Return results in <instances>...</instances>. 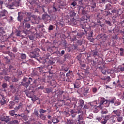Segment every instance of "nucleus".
I'll return each mask as SVG.
<instances>
[{
  "instance_id": "nucleus-15",
  "label": "nucleus",
  "mask_w": 124,
  "mask_h": 124,
  "mask_svg": "<svg viewBox=\"0 0 124 124\" xmlns=\"http://www.w3.org/2000/svg\"><path fill=\"white\" fill-rule=\"evenodd\" d=\"M13 98L14 102H15L16 103H18L19 98H20V95H18V93H16L15 94V96Z\"/></svg>"
},
{
  "instance_id": "nucleus-1",
  "label": "nucleus",
  "mask_w": 124,
  "mask_h": 124,
  "mask_svg": "<svg viewBox=\"0 0 124 124\" xmlns=\"http://www.w3.org/2000/svg\"><path fill=\"white\" fill-rule=\"evenodd\" d=\"M99 100H100V103L98 105H95L97 104V102L96 101H93L90 103V105L93 107H96V109H97V111H99V110H102L103 109V107H102V105H104L105 106L107 103H108L109 100L105 99V98L103 97H100L99 98Z\"/></svg>"
},
{
  "instance_id": "nucleus-63",
  "label": "nucleus",
  "mask_w": 124,
  "mask_h": 124,
  "mask_svg": "<svg viewBox=\"0 0 124 124\" xmlns=\"http://www.w3.org/2000/svg\"><path fill=\"white\" fill-rule=\"evenodd\" d=\"M73 123H74V121H73L72 120L67 121L68 124H73Z\"/></svg>"
},
{
  "instance_id": "nucleus-28",
  "label": "nucleus",
  "mask_w": 124,
  "mask_h": 124,
  "mask_svg": "<svg viewBox=\"0 0 124 124\" xmlns=\"http://www.w3.org/2000/svg\"><path fill=\"white\" fill-rule=\"evenodd\" d=\"M20 58L21 60H26L27 58V55L25 53H21Z\"/></svg>"
},
{
  "instance_id": "nucleus-7",
  "label": "nucleus",
  "mask_w": 124,
  "mask_h": 124,
  "mask_svg": "<svg viewBox=\"0 0 124 124\" xmlns=\"http://www.w3.org/2000/svg\"><path fill=\"white\" fill-rule=\"evenodd\" d=\"M15 113L16 112H15V110H12L9 111V114L11 116H14V115H15V118L16 119V120H20V119L24 116L23 114H16Z\"/></svg>"
},
{
  "instance_id": "nucleus-38",
  "label": "nucleus",
  "mask_w": 124,
  "mask_h": 124,
  "mask_svg": "<svg viewBox=\"0 0 124 124\" xmlns=\"http://www.w3.org/2000/svg\"><path fill=\"white\" fill-rule=\"evenodd\" d=\"M33 114L37 117V118H39V113H38V111H37L36 109L34 110Z\"/></svg>"
},
{
  "instance_id": "nucleus-11",
  "label": "nucleus",
  "mask_w": 124,
  "mask_h": 124,
  "mask_svg": "<svg viewBox=\"0 0 124 124\" xmlns=\"http://www.w3.org/2000/svg\"><path fill=\"white\" fill-rule=\"evenodd\" d=\"M42 19L44 21L46 22H48L49 20H51V17H50V16H49L47 14H43L42 16Z\"/></svg>"
},
{
  "instance_id": "nucleus-59",
  "label": "nucleus",
  "mask_w": 124,
  "mask_h": 124,
  "mask_svg": "<svg viewBox=\"0 0 124 124\" xmlns=\"http://www.w3.org/2000/svg\"><path fill=\"white\" fill-rule=\"evenodd\" d=\"M25 27V28H27V29H30V28H31V24L26 23Z\"/></svg>"
},
{
  "instance_id": "nucleus-44",
  "label": "nucleus",
  "mask_w": 124,
  "mask_h": 124,
  "mask_svg": "<svg viewBox=\"0 0 124 124\" xmlns=\"http://www.w3.org/2000/svg\"><path fill=\"white\" fill-rule=\"evenodd\" d=\"M120 56H124V49L123 48H121L120 49Z\"/></svg>"
},
{
  "instance_id": "nucleus-46",
  "label": "nucleus",
  "mask_w": 124,
  "mask_h": 124,
  "mask_svg": "<svg viewBox=\"0 0 124 124\" xmlns=\"http://www.w3.org/2000/svg\"><path fill=\"white\" fill-rule=\"evenodd\" d=\"M12 82H18V81H19V78H16L15 77H13L12 78Z\"/></svg>"
},
{
  "instance_id": "nucleus-43",
  "label": "nucleus",
  "mask_w": 124,
  "mask_h": 124,
  "mask_svg": "<svg viewBox=\"0 0 124 124\" xmlns=\"http://www.w3.org/2000/svg\"><path fill=\"white\" fill-rule=\"evenodd\" d=\"M59 122H60V121L58 118H54L52 120V123H53L54 124H58Z\"/></svg>"
},
{
  "instance_id": "nucleus-49",
  "label": "nucleus",
  "mask_w": 124,
  "mask_h": 124,
  "mask_svg": "<svg viewBox=\"0 0 124 124\" xmlns=\"http://www.w3.org/2000/svg\"><path fill=\"white\" fill-rule=\"evenodd\" d=\"M78 93H79V94H81L82 93V92H83V88H79L77 90Z\"/></svg>"
},
{
  "instance_id": "nucleus-5",
  "label": "nucleus",
  "mask_w": 124,
  "mask_h": 124,
  "mask_svg": "<svg viewBox=\"0 0 124 124\" xmlns=\"http://www.w3.org/2000/svg\"><path fill=\"white\" fill-rule=\"evenodd\" d=\"M30 58H34L37 60L39 58V48H35L34 50L30 53Z\"/></svg>"
},
{
  "instance_id": "nucleus-3",
  "label": "nucleus",
  "mask_w": 124,
  "mask_h": 124,
  "mask_svg": "<svg viewBox=\"0 0 124 124\" xmlns=\"http://www.w3.org/2000/svg\"><path fill=\"white\" fill-rule=\"evenodd\" d=\"M71 113V116L73 118H75L76 117L77 114H80L78 115V118L79 120H82V114H83V112L82 111V109H79L77 110L75 109H72L70 111Z\"/></svg>"
},
{
  "instance_id": "nucleus-6",
  "label": "nucleus",
  "mask_w": 124,
  "mask_h": 124,
  "mask_svg": "<svg viewBox=\"0 0 124 124\" xmlns=\"http://www.w3.org/2000/svg\"><path fill=\"white\" fill-rule=\"evenodd\" d=\"M66 76L67 77L66 79V82H72L73 81L74 75H73V72H72V71H69V72L66 73Z\"/></svg>"
},
{
  "instance_id": "nucleus-39",
  "label": "nucleus",
  "mask_w": 124,
  "mask_h": 124,
  "mask_svg": "<svg viewBox=\"0 0 124 124\" xmlns=\"http://www.w3.org/2000/svg\"><path fill=\"white\" fill-rule=\"evenodd\" d=\"M70 5L72 6V7H75V6L77 5V2H76V1H73L71 2Z\"/></svg>"
},
{
  "instance_id": "nucleus-34",
  "label": "nucleus",
  "mask_w": 124,
  "mask_h": 124,
  "mask_svg": "<svg viewBox=\"0 0 124 124\" xmlns=\"http://www.w3.org/2000/svg\"><path fill=\"white\" fill-rule=\"evenodd\" d=\"M9 71H11V72H12V71L16 70V69L12 65L9 66Z\"/></svg>"
},
{
  "instance_id": "nucleus-60",
  "label": "nucleus",
  "mask_w": 124,
  "mask_h": 124,
  "mask_svg": "<svg viewBox=\"0 0 124 124\" xmlns=\"http://www.w3.org/2000/svg\"><path fill=\"white\" fill-rule=\"evenodd\" d=\"M36 70L40 72V73H41L42 72V67H39L38 68H37Z\"/></svg>"
},
{
  "instance_id": "nucleus-58",
  "label": "nucleus",
  "mask_w": 124,
  "mask_h": 124,
  "mask_svg": "<svg viewBox=\"0 0 124 124\" xmlns=\"http://www.w3.org/2000/svg\"><path fill=\"white\" fill-rule=\"evenodd\" d=\"M2 88H3V89H5V88H7V84L6 83H3L2 84Z\"/></svg>"
},
{
  "instance_id": "nucleus-16",
  "label": "nucleus",
  "mask_w": 124,
  "mask_h": 124,
  "mask_svg": "<svg viewBox=\"0 0 124 124\" xmlns=\"http://www.w3.org/2000/svg\"><path fill=\"white\" fill-rule=\"evenodd\" d=\"M23 15H22V13L21 12L18 13V17H17V21L20 22H22V20H23Z\"/></svg>"
},
{
  "instance_id": "nucleus-52",
  "label": "nucleus",
  "mask_w": 124,
  "mask_h": 124,
  "mask_svg": "<svg viewBox=\"0 0 124 124\" xmlns=\"http://www.w3.org/2000/svg\"><path fill=\"white\" fill-rule=\"evenodd\" d=\"M104 118L107 121H108V120H109V119H110L111 118V116H110V115H106L105 117H104Z\"/></svg>"
},
{
  "instance_id": "nucleus-10",
  "label": "nucleus",
  "mask_w": 124,
  "mask_h": 124,
  "mask_svg": "<svg viewBox=\"0 0 124 124\" xmlns=\"http://www.w3.org/2000/svg\"><path fill=\"white\" fill-rule=\"evenodd\" d=\"M74 87L75 89H78L81 87V82L78 81H76L75 83H71L69 85V87Z\"/></svg>"
},
{
  "instance_id": "nucleus-30",
  "label": "nucleus",
  "mask_w": 124,
  "mask_h": 124,
  "mask_svg": "<svg viewBox=\"0 0 124 124\" xmlns=\"http://www.w3.org/2000/svg\"><path fill=\"white\" fill-rule=\"evenodd\" d=\"M117 121L118 123H121L123 121V117L121 115L116 117Z\"/></svg>"
},
{
  "instance_id": "nucleus-57",
  "label": "nucleus",
  "mask_w": 124,
  "mask_h": 124,
  "mask_svg": "<svg viewBox=\"0 0 124 124\" xmlns=\"http://www.w3.org/2000/svg\"><path fill=\"white\" fill-rule=\"evenodd\" d=\"M53 10L54 12H57L58 11V8L55 6V5L53 6Z\"/></svg>"
},
{
  "instance_id": "nucleus-20",
  "label": "nucleus",
  "mask_w": 124,
  "mask_h": 124,
  "mask_svg": "<svg viewBox=\"0 0 124 124\" xmlns=\"http://www.w3.org/2000/svg\"><path fill=\"white\" fill-rule=\"evenodd\" d=\"M83 0V1H84V2H87V3H88L89 2V1H90V2H92L93 6H92L91 7L93 9V8H94L96 4H95V3L93 2V0Z\"/></svg>"
},
{
  "instance_id": "nucleus-27",
  "label": "nucleus",
  "mask_w": 124,
  "mask_h": 124,
  "mask_svg": "<svg viewBox=\"0 0 124 124\" xmlns=\"http://www.w3.org/2000/svg\"><path fill=\"white\" fill-rule=\"evenodd\" d=\"M39 113L40 114H44L45 113H47V110H44L43 108H40L39 109Z\"/></svg>"
},
{
  "instance_id": "nucleus-45",
  "label": "nucleus",
  "mask_w": 124,
  "mask_h": 124,
  "mask_svg": "<svg viewBox=\"0 0 124 124\" xmlns=\"http://www.w3.org/2000/svg\"><path fill=\"white\" fill-rule=\"evenodd\" d=\"M108 113V110L107 109L104 108L101 111V114H107Z\"/></svg>"
},
{
  "instance_id": "nucleus-47",
  "label": "nucleus",
  "mask_w": 124,
  "mask_h": 124,
  "mask_svg": "<svg viewBox=\"0 0 124 124\" xmlns=\"http://www.w3.org/2000/svg\"><path fill=\"white\" fill-rule=\"evenodd\" d=\"M10 124H19V122L18 121V120H14V121H12L10 122Z\"/></svg>"
},
{
  "instance_id": "nucleus-21",
  "label": "nucleus",
  "mask_w": 124,
  "mask_h": 124,
  "mask_svg": "<svg viewBox=\"0 0 124 124\" xmlns=\"http://www.w3.org/2000/svg\"><path fill=\"white\" fill-rule=\"evenodd\" d=\"M74 40V41H77L76 43L78 46H81L82 44H83V41L81 40H78V39H75Z\"/></svg>"
},
{
  "instance_id": "nucleus-18",
  "label": "nucleus",
  "mask_w": 124,
  "mask_h": 124,
  "mask_svg": "<svg viewBox=\"0 0 124 124\" xmlns=\"http://www.w3.org/2000/svg\"><path fill=\"white\" fill-rule=\"evenodd\" d=\"M91 19V16L88 15H84L82 17L81 19H82L83 21L86 20V21H90Z\"/></svg>"
},
{
  "instance_id": "nucleus-35",
  "label": "nucleus",
  "mask_w": 124,
  "mask_h": 124,
  "mask_svg": "<svg viewBox=\"0 0 124 124\" xmlns=\"http://www.w3.org/2000/svg\"><path fill=\"white\" fill-rule=\"evenodd\" d=\"M105 23L106 25H108V26H112V23L109 20H105Z\"/></svg>"
},
{
  "instance_id": "nucleus-17",
  "label": "nucleus",
  "mask_w": 124,
  "mask_h": 124,
  "mask_svg": "<svg viewBox=\"0 0 124 124\" xmlns=\"http://www.w3.org/2000/svg\"><path fill=\"white\" fill-rule=\"evenodd\" d=\"M85 102L84 101V100L80 99L79 100V107H81V108H87V107H86V106H85Z\"/></svg>"
},
{
  "instance_id": "nucleus-50",
  "label": "nucleus",
  "mask_w": 124,
  "mask_h": 124,
  "mask_svg": "<svg viewBox=\"0 0 124 124\" xmlns=\"http://www.w3.org/2000/svg\"><path fill=\"white\" fill-rule=\"evenodd\" d=\"M87 119H90V120L93 119V113L90 114L89 116L87 117Z\"/></svg>"
},
{
  "instance_id": "nucleus-22",
  "label": "nucleus",
  "mask_w": 124,
  "mask_h": 124,
  "mask_svg": "<svg viewBox=\"0 0 124 124\" xmlns=\"http://www.w3.org/2000/svg\"><path fill=\"white\" fill-rule=\"evenodd\" d=\"M6 100H7V99L6 98H2L0 101L1 105H4V104H5L6 103Z\"/></svg>"
},
{
  "instance_id": "nucleus-36",
  "label": "nucleus",
  "mask_w": 124,
  "mask_h": 124,
  "mask_svg": "<svg viewBox=\"0 0 124 124\" xmlns=\"http://www.w3.org/2000/svg\"><path fill=\"white\" fill-rule=\"evenodd\" d=\"M25 94L28 96V97L31 98L32 95H31V92H26Z\"/></svg>"
},
{
  "instance_id": "nucleus-51",
  "label": "nucleus",
  "mask_w": 124,
  "mask_h": 124,
  "mask_svg": "<svg viewBox=\"0 0 124 124\" xmlns=\"http://www.w3.org/2000/svg\"><path fill=\"white\" fill-rule=\"evenodd\" d=\"M112 13H115L116 14H118L119 13V10L117 9H113L111 11Z\"/></svg>"
},
{
  "instance_id": "nucleus-32",
  "label": "nucleus",
  "mask_w": 124,
  "mask_h": 124,
  "mask_svg": "<svg viewBox=\"0 0 124 124\" xmlns=\"http://www.w3.org/2000/svg\"><path fill=\"white\" fill-rule=\"evenodd\" d=\"M101 124H107V120L104 118V117H101Z\"/></svg>"
},
{
  "instance_id": "nucleus-29",
  "label": "nucleus",
  "mask_w": 124,
  "mask_h": 124,
  "mask_svg": "<svg viewBox=\"0 0 124 124\" xmlns=\"http://www.w3.org/2000/svg\"><path fill=\"white\" fill-rule=\"evenodd\" d=\"M101 80H103L104 81H107V82H110L111 81V78L110 77H107L105 78H100Z\"/></svg>"
},
{
  "instance_id": "nucleus-33",
  "label": "nucleus",
  "mask_w": 124,
  "mask_h": 124,
  "mask_svg": "<svg viewBox=\"0 0 124 124\" xmlns=\"http://www.w3.org/2000/svg\"><path fill=\"white\" fill-rule=\"evenodd\" d=\"M4 79L6 82H10V79H11V78L9 76H5Z\"/></svg>"
},
{
  "instance_id": "nucleus-56",
  "label": "nucleus",
  "mask_w": 124,
  "mask_h": 124,
  "mask_svg": "<svg viewBox=\"0 0 124 124\" xmlns=\"http://www.w3.org/2000/svg\"><path fill=\"white\" fill-rule=\"evenodd\" d=\"M54 30V26L50 25L48 27V31H53Z\"/></svg>"
},
{
  "instance_id": "nucleus-9",
  "label": "nucleus",
  "mask_w": 124,
  "mask_h": 124,
  "mask_svg": "<svg viewBox=\"0 0 124 124\" xmlns=\"http://www.w3.org/2000/svg\"><path fill=\"white\" fill-rule=\"evenodd\" d=\"M81 26L82 27V30H81L79 32L77 33V36H79V37H82L83 35L87 34V31L85 30V26H83L82 24H81Z\"/></svg>"
},
{
  "instance_id": "nucleus-26",
  "label": "nucleus",
  "mask_w": 124,
  "mask_h": 124,
  "mask_svg": "<svg viewBox=\"0 0 124 124\" xmlns=\"http://www.w3.org/2000/svg\"><path fill=\"white\" fill-rule=\"evenodd\" d=\"M92 55H93V57H95L96 56H99V53L97 50H93L92 51Z\"/></svg>"
},
{
  "instance_id": "nucleus-55",
  "label": "nucleus",
  "mask_w": 124,
  "mask_h": 124,
  "mask_svg": "<svg viewBox=\"0 0 124 124\" xmlns=\"http://www.w3.org/2000/svg\"><path fill=\"white\" fill-rule=\"evenodd\" d=\"M25 15H26V16H27V17H31V12H25Z\"/></svg>"
},
{
  "instance_id": "nucleus-8",
  "label": "nucleus",
  "mask_w": 124,
  "mask_h": 124,
  "mask_svg": "<svg viewBox=\"0 0 124 124\" xmlns=\"http://www.w3.org/2000/svg\"><path fill=\"white\" fill-rule=\"evenodd\" d=\"M9 5H8V8L9 9H14L15 6H19L18 2H14L12 0H8Z\"/></svg>"
},
{
  "instance_id": "nucleus-23",
  "label": "nucleus",
  "mask_w": 124,
  "mask_h": 124,
  "mask_svg": "<svg viewBox=\"0 0 124 124\" xmlns=\"http://www.w3.org/2000/svg\"><path fill=\"white\" fill-rule=\"evenodd\" d=\"M52 91V90L51 88H46L45 90H44V93H50Z\"/></svg>"
},
{
  "instance_id": "nucleus-24",
  "label": "nucleus",
  "mask_w": 124,
  "mask_h": 124,
  "mask_svg": "<svg viewBox=\"0 0 124 124\" xmlns=\"http://www.w3.org/2000/svg\"><path fill=\"white\" fill-rule=\"evenodd\" d=\"M70 17H75L76 16V13L74 11H71L69 13Z\"/></svg>"
},
{
  "instance_id": "nucleus-13",
  "label": "nucleus",
  "mask_w": 124,
  "mask_h": 124,
  "mask_svg": "<svg viewBox=\"0 0 124 124\" xmlns=\"http://www.w3.org/2000/svg\"><path fill=\"white\" fill-rule=\"evenodd\" d=\"M94 16L97 20L102 19L103 18V14L102 13H96L94 15Z\"/></svg>"
},
{
  "instance_id": "nucleus-41",
  "label": "nucleus",
  "mask_w": 124,
  "mask_h": 124,
  "mask_svg": "<svg viewBox=\"0 0 124 124\" xmlns=\"http://www.w3.org/2000/svg\"><path fill=\"white\" fill-rule=\"evenodd\" d=\"M88 93H89V88H85L84 90V95H87V94H88Z\"/></svg>"
},
{
  "instance_id": "nucleus-4",
  "label": "nucleus",
  "mask_w": 124,
  "mask_h": 124,
  "mask_svg": "<svg viewBox=\"0 0 124 124\" xmlns=\"http://www.w3.org/2000/svg\"><path fill=\"white\" fill-rule=\"evenodd\" d=\"M122 114V110L121 109H117L114 110L111 113V118L112 120V123H116V120L114 119L116 117H119V116H121Z\"/></svg>"
},
{
  "instance_id": "nucleus-31",
  "label": "nucleus",
  "mask_w": 124,
  "mask_h": 124,
  "mask_svg": "<svg viewBox=\"0 0 124 124\" xmlns=\"http://www.w3.org/2000/svg\"><path fill=\"white\" fill-rule=\"evenodd\" d=\"M106 8L107 10H110V9H112V5H111V4L108 3L106 5Z\"/></svg>"
},
{
  "instance_id": "nucleus-48",
  "label": "nucleus",
  "mask_w": 124,
  "mask_h": 124,
  "mask_svg": "<svg viewBox=\"0 0 124 124\" xmlns=\"http://www.w3.org/2000/svg\"><path fill=\"white\" fill-rule=\"evenodd\" d=\"M121 105V102H120L119 100L116 101L115 102H114V105L115 106H119V105Z\"/></svg>"
},
{
  "instance_id": "nucleus-61",
  "label": "nucleus",
  "mask_w": 124,
  "mask_h": 124,
  "mask_svg": "<svg viewBox=\"0 0 124 124\" xmlns=\"http://www.w3.org/2000/svg\"><path fill=\"white\" fill-rule=\"evenodd\" d=\"M93 31H90V32L89 34V37H93Z\"/></svg>"
},
{
  "instance_id": "nucleus-53",
  "label": "nucleus",
  "mask_w": 124,
  "mask_h": 124,
  "mask_svg": "<svg viewBox=\"0 0 124 124\" xmlns=\"http://www.w3.org/2000/svg\"><path fill=\"white\" fill-rule=\"evenodd\" d=\"M29 21H31V17L27 16L24 19V22H29Z\"/></svg>"
},
{
  "instance_id": "nucleus-64",
  "label": "nucleus",
  "mask_w": 124,
  "mask_h": 124,
  "mask_svg": "<svg viewBox=\"0 0 124 124\" xmlns=\"http://www.w3.org/2000/svg\"><path fill=\"white\" fill-rule=\"evenodd\" d=\"M21 32H22L21 31L17 32L16 36H23V35H21Z\"/></svg>"
},
{
  "instance_id": "nucleus-14",
  "label": "nucleus",
  "mask_w": 124,
  "mask_h": 124,
  "mask_svg": "<svg viewBox=\"0 0 124 124\" xmlns=\"http://www.w3.org/2000/svg\"><path fill=\"white\" fill-rule=\"evenodd\" d=\"M7 14H8V12L6 10L4 9L2 11L0 12V18L6 16Z\"/></svg>"
},
{
  "instance_id": "nucleus-2",
  "label": "nucleus",
  "mask_w": 124,
  "mask_h": 124,
  "mask_svg": "<svg viewBox=\"0 0 124 124\" xmlns=\"http://www.w3.org/2000/svg\"><path fill=\"white\" fill-rule=\"evenodd\" d=\"M22 82H21V85L26 88V89H28V87L30 85H31V82H32V78H24L22 79Z\"/></svg>"
},
{
  "instance_id": "nucleus-40",
  "label": "nucleus",
  "mask_w": 124,
  "mask_h": 124,
  "mask_svg": "<svg viewBox=\"0 0 124 124\" xmlns=\"http://www.w3.org/2000/svg\"><path fill=\"white\" fill-rule=\"evenodd\" d=\"M115 101H116L115 97L111 99V100H108V102H109V103H112V104H114V103H115Z\"/></svg>"
},
{
  "instance_id": "nucleus-12",
  "label": "nucleus",
  "mask_w": 124,
  "mask_h": 124,
  "mask_svg": "<svg viewBox=\"0 0 124 124\" xmlns=\"http://www.w3.org/2000/svg\"><path fill=\"white\" fill-rule=\"evenodd\" d=\"M37 61L40 62V63H42L43 64H45L47 62V61H49L48 58L46 59H39L37 58Z\"/></svg>"
},
{
  "instance_id": "nucleus-42",
  "label": "nucleus",
  "mask_w": 124,
  "mask_h": 124,
  "mask_svg": "<svg viewBox=\"0 0 124 124\" xmlns=\"http://www.w3.org/2000/svg\"><path fill=\"white\" fill-rule=\"evenodd\" d=\"M25 113L26 114H29V113H31V109L30 108V107H27L26 108V110H25Z\"/></svg>"
},
{
  "instance_id": "nucleus-37",
  "label": "nucleus",
  "mask_w": 124,
  "mask_h": 124,
  "mask_svg": "<svg viewBox=\"0 0 124 124\" xmlns=\"http://www.w3.org/2000/svg\"><path fill=\"white\" fill-rule=\"evenodd\" d=\"M39 117H40V119H42L43 121L45 120H46V116L44 114H40L39 115Z\"/></svg>"
},
{
  "instance_id": "nucleus-62",
  "label": "nucleus",
  "mask_w": 124,
  "mask_h": 124,
  "mask_svg": "<svg viewBox=\"0 0 124 124\" xmlns=\"http://www.w3.org/2000/svg\"><path fill=\"white\" fill-rule=\"evenodd\" d=\"M48 62L49 64H51V65H53V64H55V62L52 61V60H49Z\"/></svg>"
},
{
  "instance_id": "nucleus-25",
  "label": "nucleus",
  "mask_w": 124,
  "mask_h": 124,
  "mask_svg": "<svg viewBox=\"0 0 124 124\" xmlns=\"http://www.w3.org/2000/svg\"><path fill=\"white\" fill-rule=\"evenodd\" d=\"M66 76H65V74H62L61 75V77H60V79L62 81H66Z\"/></svg>"
},
{
  "instance_id": "nucleus-19",
  "label": "nucleus",
  "mask_w": 124,
  "mask_h": 124,
  "mask_svg": "<svg viewBox=\"0 0 124 124\" xmlns=\"http://www.w3.org/2000/svg\"><path fill=\"white\" fill-rule=\"evenodd\" d=\"M119 72H124V63L122 65H119L118 68Z\"/></svg>"
},
{
  "instance_id": "nucleus-54",
  "label": "nucleus",
  "mask_w": 124,
  "mask_h": 124,
  "mask_svg": "<svg viewBox=\"0 0 124 124\" xmlns=\"http://www.w3.org/2000/svg\"><path fill=\"white\" fill-rule=\"evenodd\" d=\"M98 90L97 88L94 87L92 88V92L93 93H95L96 92H97Z\"/></svg>"
}]
</instances>
